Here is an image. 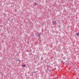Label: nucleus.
<instances>
[{"label": "nucleus", "mask_w": 79, "mask_h": 79, "mask_svg": "<svg viewBox=\"0 0 79 79\" xmlns=\"http://www.w3.org/2000/svg\"><path fill=\"white\" fill-rule=\"evenodd\" d=\"M52 23H53V25H55V24H56V23H55V22H52Z\"/></svg>", "instance_id": "nucleus-1"}, {"label": "nucleus", "mask_w": 79, "mask_h": 79, "mask_svg": "<svg viewBox=\"0 0 79 79\" xmlns=\"http://www.w3.org/2000/svg\"><path fill=\"white\" fill-rule=\"evenodd\" d=\"M35 5H37L38 4L36 2H35Z\"/></svg>", "instance_id": "nucleus-2"}, {"label": "nucleus", "mask_w": 79, "mask_h": 79, "mask_svg": "<svg viewBox=\"0 0 79 79\" xmlns=\"http://www.w3.org/2000/svg\"><path fill=\"white\" fill-rule=\"evenodd\" d=\"M76 35H77L79 36V33H76Z\"/></svg>", "instance_id": "nucleus-3"}, {"label": "nucleus", "mask_w": 79, "mask_h": 79, "mask_svg": "<svg viewBox=\"0 0 79 79\" xmlns=\"http://www.w3.org/2000/svg\"><path fill=\"white\" fill-rule=\"evenodd\" d=\"M22 66H23V67H24L26 66V65H22Z\"/></svg>", "instance_id": "nucleus-4"}, {"label": "nucleus", "mask_w": 79, "mask_h": 79, "mask_svg": "<svg viewBox=\"0 0 79 79\" xmlns=\"http://www.w3.org/2000/svg\"><path fill=\"white\" fill-rule=\"evenodd\" d=\"M40 34H41V33H40V34L38 36L39 37H40Z\"/></svg>", "instance_id": "nucleus-5"}, {"label": "nucleus", "mask_w": 79, "mask_h": 79, "mask_svg": "<svg viewBox=\"0 0 79 79\" xmlns=\"http://www.w3.org/2000/svg\"><path fill=\"white\" fill-rule=\"evenodd\" d=\"M54 22V23H56V21H55V22Z\"/></svg>", "instance_id": "nucleus-6"}, {"label": "nucleus", "mask_w": 79, "mask_h": 79, "mask_svg": "<svg viewBox=\"0 0 79 79\" xmlns=\"http://www.w3.org/2000/svg\"><path fill=\"white\" fill-rule=\"evenodd\" d=\"M15 11V12H16V10Z\"/></svg>", "instance_id": "nucleus-7"}, {"label": "nucleus", "mask_w": 79, "mask_h": 79, "mask_svg": "<svg viewBox=\"0 0 79 79\" xmlns=\"http://www.w3.org/2000/svg\"><path fill=\"white\" fill-rule=\"evenodd\" d=\"M1 72H0V74Z\"/></svg>", "instance_id": "nucleus-8"}, {"label": "nucleus", "mask_w": 79, "mask_h": 79, "mask_svg": "<svg viewBox=\"0 0 79 79\" xmlns=\"http://www.w3.org/2000/svg\"><path fill=\"white\" fill-rule=\"evenodd\" d=\"M12 20H13V19H12Z\"/></svg>", "instance_id": "nucleus-9"}, {"label": "nucleus", "mask_w": 79, "mask_h": 79, "mask_svg": "<svg viewBox=\"0 0 79 79\" xmlns=\"http://www.w3.org/2000/svg\"><path fill=\"white\" fill-rule=\"evenodd\" d=\"M71 1H72V0H70Z\"/></svg>", "instance_id": "nucleus-10"}]
</instances>
